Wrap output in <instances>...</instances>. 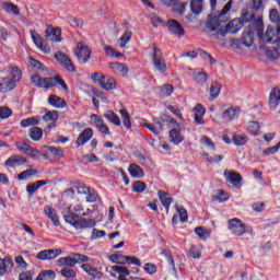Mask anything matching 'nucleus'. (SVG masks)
<instances>
[{"label":"nucleus","instance_id":"1","mask_svg":"<svg viewBox=\"0 0 280 280\" xmlns=\"http://www.w3.org/2000/svg\"><path fill=\"white\" fill-rule=\"evenodd\" d=\"M231 8H233V0H230L224 8L222 9L221 13L212 19H210L206 27L209 30V32H214L219 36H226V34H237L242 27H244L245 23H248L250 21L246 16H248V13H244V19L236 18L228 23V25H224L226 23V20L224 16L231 12Z\"/></svg>","mask_w":280,"mask_h":280},{"label":"nucleus","instance_id":"2","mask_svg":"<svg viewBox=\"0 0 280 280\" xmlns=\"http://www.w3.org/2000/svg\"><path fill=\"white\" fill-rule=\"evenodd\" d=\"M4 73L8 77L0 79V93H10L16 89V82H21L23 73L18 67H7Z\"/></svg>","mask_w":280,"mask_h":280},{"label":"nucleus","instance_id":"3","mask_svg":"<svg viewBox=\"0 0 280 280\" xmlns=\"http://www.w3.org/2000/svg\"><path fill=\"white\" fill-rule=\"evenodd\" d=\"M255 25L257 27V36L262 43H268L269 45L277 44L280 34V25H268L264 34V21L260 19L255 20Z\"/></svg>","mask_w":280,"mask_h":280},{"label":"nucleus","instance_id":"4","mask_svg":"<svg viewBox=\"0 0 280 280\" xmlns=\"http://www.w3.org/2000/svg\"><path fill=\"white\" fill-rule=\"evenodd\" d=\"M63 219L67 224H70L77 231H82V229H93L96 224L95 220L82 218L73 212H68Z\"/></svg>","mask_w":280,"mask_h":280},{"label":"nucleus","instance_id":"5","mask_svg":"<svg viewBox=\"0 0 280 280\" xmlns=\"http://www.w3.org/2000/svg\"><path fill=\"white\" fill-rule=\"evenodd\" d=\"M151 58L154 71H158V73L162 74L167 73V63L163 58V51L156 48V46H153V52L151 54Z\"/></svg>","mask_w":280,"mask_h":280},{"label":"nucleus","instance_id":"6","mask_svg":"<svg viewBox=\"0 0 280 280\" xmlns=\"http://www.w3.org/2000/svg\"><path fill=\"white\" fill-rule=\"evenodd\" d=\"M74 56L78 58L81 65H86L91 58V48L86 44L80 42L74 49Z\"/></svg>","mask_w":280,"mask_h":280},{"label":"nucleus","instance_id":"7","mask_svg":"<svg viewBox=\"0 0 280 280\" xmlns=\"http://www.w3.org/2000/svg\"><path fill=\"white\" fill-rule=\"evenodd\" d=\"M31 82L34 86L38 89H51L56 86V79L54 78H40L38 74H33L31 77Z\"/></svg>","mask_w":280,"mask_h":280},{"label":"nucleus","instance_id":"8","mask_svg":"<svg viewBox=\"0 0 280 280\" xmlns=\"http://www.w3.org/2000/svg\"><path fill=\"white\" fill-rule=\"evenodd\" d=\"M228 229L233 235L242 236L246 233V225L242 220L234 218L228 222Z\"/></svg>","mask_w":280,"mask_h":280},{"label":"nucleus","instance_id":"9","mask_svg":"<svg viewBox=\"0 0 280 280\" xmlns=\"http://www.w3.org/2000/svg\"><path fill=\"white\" fill-rule=\"evenodd\" d=\"M60 255H62V249H44L37 253L36 259H39V261H47L56 259L57 257H60Z\"/></svg>","mask_w":280,"mask_h":280},{"label":"nucleus","instance_id":"10","mask_svg":"<svg viewBox=\"0 0 280 280\" xmlns=\"http://www.w3.org/2000/svg\"><path fill=\"white\" fill-rule=\"evenodd\" d=\"M55 58L63 67V69H66V71H70V73H75L77 71L75 66L73 65V61H71L69 56L62 52H57L55 55Z\"/></svg>","mask_w":280,"mask_h":280},{"label":"nucleus","instance_id":"11","mask_svg":"<svg viewBox=\"0 0 280 280\" xmlns=\"http://www.w3.org/2000/svg\"><path fill=\"white\" fill-rule=\"evenodd\" d=\"M91 121H93V126L97 128L98 132L102 135H110V129H108V126L104 124V119L100 117L97 114L90 115Z\"/></svg>","mask_w":280,"mask_h":280},{"label":"nucleus","instance_id":"12","mask_svg":"<svg viewBox=\"0 0 280 280\" xmlns=\"http://www.w3.org/2000/svg\"><path fill=\"white\" fill-rule=\"evenodd\" d=\"M30 34L33 43L40 49V51H44V54H51V48L45 45V39L40 37L36 31H30Z\"/></svg>","mask_w":280,"mask_h":280},{"label":"nucleus","instance_id":"13","mask_svg":"<svg viewBox=\"0 0 280 280\" xmlns=\"http://www.w3.org/2000/svg\"><path fill=\"white\" fill-rule=\"evenodd\" d=\"M45 36L47 40H52L55 43L62 42V30L60 27L54 28V26H48L45 31Z\"/></svg>","mask_w":280,"mask_h":280},{"label":"nucleus","instance_id":"14","mask_svg":"<svg viewBox=\"0 0 280 280\" xmlns=\"http://www.w3.org/2000/svg\"><path fill=\"white\" fill-rule=\"evenodd\" d=\"M223 176H225L228 183H231V185H233V187H236V189H240V187H242L243 178L240 173L225 171L223 173Z\"/></svg>","mask_w":280,"mask_h":280},{"label":"nucleus","instance_id":"15","mask_svg":"<svg viewBox=\"0 0 280 280\" xmlns=\"http://www.w3.org/2000/svg\"><path fill=\"white\" fill-rule=\"evenodd\" d=\"M166 27L168 32L175 36H185V30H183V26L176 20H168Z\"/></svg>","mask_w":280,"mask_h":280},{"label":"nucleus","instance_id":"16","mask_svg":"<svg viewBox=\"0 0 280 280\" xmlns=\"http://www.w3.org/2000/svg\"><path fill=\"white\" fill-rule=\"evenodd\" d=\"M91 139H93V130L91 128H86L78 136L75 140V145L80 148L81 145L89 143Z\"/></svg>","mask_w":280,"mask_h":280},{"label":"nucleus","instance_id":"17","mask_svg":"<svg viewBox=\"0 0 280 280\" xmlns=\"http://www.w3.org/2000/svg\"><path fill=\"white\" fill-rule=\"evenodd\" d=\"M192 113L195 115L194 119L196 124L198 126H205V121L202 120V118L205 117L207 109L202 106V104H197L194 107Z\"/></svg>","mask_w":280,"mask_h":280},{"label":"nucleus","instance_id":"18","mask_svg":"<svg viewBox=\"0 0 280 280\" xmlns=\"http://www.w3.org/2000/svg\"><path fill=\"white\" fill-rule=\"evenodd\" d=\"M280 103V90L279 88H273L269 94V108L271 110H277Z\"/></svg>","mask_w":280,"mask_h":280},{"label":"nucleus","instance_id":"19","mask_svg":"<svg viewBox=\"0 0 280 280\" xmlns=\"http://www.w3.org/2000/svg\"><path fill=\"white\" fill-rule=\"evenodd\" d=\"M81 268L83 272L92 277V279H102V277H104V275L97 270V268L91 266L89 262H84Z\"/></svg>","mask_w":280,"mask_h":280},{"label":"nucleus","instance_id":"20","mask_svg":"<svg viewBox=\"0 0 280 280\" xmlns=\"http://www.w3.org/2000/svg\"><path fill=\"white\" fill-rule=\"evenodd\" d=\"M12 268H14V265L10 257L0 258V277H3L5 272H11Z\"/></svg>","mask_w":280,"mask_h":280},{"label":"nucleus","instance_id":"21","mask_svg":"<svg viewBox=\"0 0 280 280\" xmlns=\"http://www.w3.org/2000/svg\"><path fill=\"white\" fill-rule=\"evenodd\" d=\"M27 159L20 155H12L4 162V167H16V165H25Z\"/></svg>","mask_w":280,"mask_h":280},{"label":"nucleus","instance_id":"22","mask_svg":"<svg viewBox=\"0 0 280 280\" xmlns=\"http://www.w3.org/2000/svg\"><path fill=\"white\" fill-rule=\"evenodd\" d=\"M109 69L116 75H127L128 74V66H126L125 63L112 62V63H109Z\"/></svg>","mask_w":280,"mask_h":280},{"label":"nucleus","instance_id":"23","mask_svg":"<svg viewBox=\"0 0 280 280\" xmlns=\"http://www.w3.org/2000/svg\"><path fill=\"white\" fill-rule=\"evenodd\" d=\"M100 86L105 91H114V89H117V82L110 77H101Z\"/></svg>","mask_w":280,"mask_h":280},{"label":"nucleus","instance_id":"24","mask_svg":"<svg viewBox=\"0 0 280 280\" xmlns=\"http://www.w3.org/2000/svg\"><path fill=\"white\" fill-rule=\"evenodd\" d=\"M128 172L132 178H144L145 172L139 166V164L132 163L128 167Z\"/></svg>","mask_w":280,"mask_h":280},{"label":"nucleus","instance_id":"25","mask_svg":"<svg viewBox=\"0 0 280 280\" xmlns=\"http://www.w3.org/2000/svg\"><path fill=\"white\" fill-rule=\"evenodd\" d=\"M44 213L51 220L55 226H60V220H58V214H56V209L51 206H45Z\"/></svg>","mask_w":280,"mask_h":280},{"label":"nucleus","instance_id":"26","mask_svg":"<svg viewBox=\"0 0 280 280\" xmlns=\"http://www.w3.org/2000/svg\"><path fill=\"white\" fill-rule=\"evenodd\" d=\"M144 128H147L148 130H150V132H152L155 136L161 135V132H163V125L161 124V120L155 119L154 124L151 122H143Z\"/></svg>","mask_w":280,"mask_h":280},{"label":"nucleus","instance_id":"27","mask_svg":"<svg viewBox=\"0 0 280 280\" xmlns=\"http://www.w3.org/2000/svg\"><path fill=\"white\" fill-rule=\"evenodd\" d=\"M190 10L192 14H196V16H200L202 14V11L205 10V1L203 0H191L190 1Z\"/></svg>","mask_w":280,"mask_h":280},{"label":"nucleus","instance_id":"28","mask_svg":"<svg viewBox=\"0 0 280 280\" xmlns=\"http://www.w3.org/2000/svg\"><path fill=\"white\" fill-rule=\"evenodd\" d=\"M240 113H242V109L238 106L229 107L223 113V119H226L228 121H233V119H235V117H237Z\"/></svg>","mask_w":280,"mask_h":280},{"label":"nucleus","instance_id":"29","mask_svg":"<svg viewBox=\"0 0 280 280\" xmlns=\"http://www.w3.org/2000/svg\"><path fill=\"white\" fill-rule=\"evenodd\" d=\"M48 104L54 106V108H65V106H67V101L60 96L50 95L48 97Z\"/></svg>","mask_w":280,"mask_h":280},{"label":"nucleus","instance_id":"30","mask_svg":"<svg viewBox=\"0 0 280 280\" xmlns=\"http://www.w3.org/2000/svg\"><path fill=\"white\" fill-rule=\"evenodd\" d=\"M159 199L161 200L164 208H166V212L170 211V206L174 202V198L170 197V194L160 190L158 192Z\"/></svg>","mask_w":280,"mask_h":280},{"label":"nucleus","instance_id":"31","mask_svg":"<svg viewBox=\"0 0 280 280\" xmlns=\"http://www.w3.org/2000/svg\"><path fill=\"white\" fill-rule=\"evenodd\" d=\"M47 180H37L33 184H28L26 186V191L28 194V196H34V194H36V191H38V189H40V187L47 185Z\"/></svg>","mask_w":280,"mask_h":280},{"label":"nucleus","instance_id":"32","mask_svg":"<svg viewBox=\"0 0 280 280\" xmlns=\"http://www.w3.org/2000/svg\"><path fill=\"white\" fill-rule=\"evenodd\" d=\"M57 265L60 268H73L75 266V258L74 257H61L57 260Z\"/></svg>","mask_w":280,"mask_h":280},{"label":"nucleus","instance_id":"33","mask_svg":"<svg viewBox=\"0 0 280 280\" xmlns=\"http://www.w3.org/2000/svg\"><path fill=\"white\" fill-rule=\"evenodd\" d=\"M170 139L171 142L174 143V145H178L179 143H183L185 141V138L183 135H180V130L178 129H172L170 131Z\"/></svg>","mask_w":280,"mask_h":280},{"label":"nucleus","instance_id":"34","mask_svg":"<svg viewBox=\"0 0 280 280\" xmlns=\"http://www.w3.org/2000/svg\"><path fill=\"white\" fill-rule=\"evenodd\" d=\"M28 137L33 141H40L43 139V129L40 127H31L28 129Z\"/></svg>","mask_w":280,"mask_h":280},{"label":"nucleus","instance_id":"35","mask_svg":"<svg viewBox=\"0 0 280 280\" xmlns=\"http://www.w3.org/2000/svg\"><path fill=\"white\" fill-rule=\"evenodd\" d=\"M104 117H105V119H107V121H109L114 126H121V119H119V116L117 114H115V112L107 110L104 114Z\"/></svg>","mask_w":280,"mask_h":280},{"label":"nucleus","instance_id":"36","mask_svg":"<svg viewBox=\"0 0 280 280\" xmlns=\"http://www.w3.org/2000/svg\"><path fill=\"white\" fill-rule=\"evenodd\" d=\"M2 9L8 14H14L15 16H19V14H21V10H19V7H16V5H14L13 3H10V2L2 3Z\"/></svg>","mask_w":280,"mask_h":280},{"label":"nucleus","instance_id":"37","mask_svg":"<svg viewBox=\"0 0 280 280\" xmlns=\"http://www.w3.org/2000/svg\"><path fill=\"white\" fill-rule=\"evenodd\" d=\"M195 233L199 240H202L203 242L211 237V230L203 229L202 226L196 228Z\"/></svg>","mask_w":280,"mask_h":280},{"label":"nucleus","instance_id":"38","mask_svg":"<svg viewBox=\"0 0 280 280\" xmlns=\"http://www.w3.org/2000/svg\"><path fill=\"white\" fill-rule=\"evenodd\" d=\"M192 79L196 82V84L203 86V84H207L208 77L206 72H194Z\"/></svg>","mask_w":280,"mask_h":280},{"label":"nucleus","instance_id":"39","mask_svg":"<svg viewBox=\"0 0 280 280\" xmlns=\"http://www.w3.org/2000/svg\"><path fill=\"white\" fill-rule=\"evenodd\" d=\"M132 38V31H125V33L121 35V37L118 39V46L124 49L126 45H128V42Z\"/></svg>","mask_w":280,"mask_h":280},{"label":"nucleus","instance_id":"40","mask_svg":"<svg viewBox=\"0 0 280 280\" xmlns=\"http://www.w3.org/2000/svg\"><path fill=\"white\" fill-rule=\"evenodd\" d=\"M232 142L237 147L246 145V143H248V136L235 133L232 138Z\"/></svg>","mask_w":280,"mask_h":280},{"label":"nucleus","instance_id":"41","mask_svg":"<svg viewBox=\"0 0 280 280\" xmlns=\"http://www.w3.org/2000/svg\"><path fill=\"white\" fill-rule=\"evenodd\" d=\"M259 130H261V126H259L258 121H249L247 124V131L254 137H258Z\"/></svg>","mask_w":280,"mask_h":280},{"label":"nucleus","instance_id":"42","mask_svg":"<svg viewBox=\"0 0 280 280\" xmlns=\"http://www.w3.org/2000/svg\"><path fill=\"white\" fill-rule=\"evenodd\" d=\"M119 113L125 128H127V130H130V128H132V122L130 121V114L126 109H120Z\"/></svg>","mask_w":280,"mask_h":280},{"label":"nucleus","instance_id":"43","mask_svg":"<svg viewBox=\"0 0 280 280\" xmlns=\"http://www.w3.org/2000/svg\"><path fill=\"white\" fill-rule=\"evenodd\" d=\"M56 271L54 270H43L36 278V280H55Z\"/></svg>","mask_w":280,"mask_h":280},{"label":"nucleus","instance_id":"44","mask_svg":"<svg viewBox=\"0 0 280 280\" xmlns=\"http://www.w3.org/2000/svg\"><path fill=\"white\" fill-rule=\"evenodd\" d=\"M220 91H222V85H220L219 83H213L210 86V100H218V97L220 96Z\"/></svg>","mask_w":280,"mask_h":280},{"label":"nucleus","instance_id":"45","mask_svg":"<svg viewBox=\"0 0 280 280\" xmlns=\"http://www.w3.org/2000/svg\"><path fill=\"white\" fill-rule=\"evenodd\" d=\"M147 188L148 185H145V182L137 180L132 183V191H135V194H143Z\"/></svg>","mask_w":280,"mask_h":280},{"label":"nucleus","instance_id":"46","mask_svg":"<svg viewBox=\"0 0 280 280\" xmlns=\"http://www.w3.org/2000/svg\"><path fill=\"white\" fill-rule=\"evenodd\" d=\"M38 124H39L38 118L30 117V118H26V119H22L21 122H20V126L22 128H30V126H38Z\"/></svg>","mask_w":280,"mask_h":280},{"label":"nucleus","instance_id":"47","mask_svg":"<svg viewBox=\"0 0 280 280\" xmlns=\"http://www.w3.org/2000/svg\"><path fill=\"white\" fill-rule=\"evenodd\" d=\"M36 174H38V171H36V170L23 171L22 173H20L18 175V180H27L30 177L36 176Z\"/></svg>","mask_w":280,"mask_h":280},{"label":"nucleus","instance_id":"48","mask_svg":"<svg viewBox=\"0 0 280 280\" xmlns=\"http://www.w3.org/2000/svg\"><path fill=\"white\" fill-rule=\"evenodd\" d=\"M242 43L245 47H252L253 43H255L253 33H250V32L243 33Z\"/></svg>","mask_w":280,"mask_h":280},{"label":"nucleus","instance_id":"49","mask_svg":"<svg viewBox=\"0 0 280 280\" xmlns=\"http://www.w3.org/2000/svg\"><path fill=\"white\" fill-rule=\"evenodd\" d=\"M60 275L63 276L65 279H75V277H78V272L71 268L61 269Z\"/></svg>","mask_w":280,"mask_h":280},{"label":"nucleus","instance_id":"50","mask_svg":"<svg viewBox=\"0 0 280 280\" xmlns=\"http://www.w3.org/2000/svg\"><path fill=\"white\" fill-rule=\"evenodd\" d=\"M15 148L19 150V152H22L23 154H30V151L32 150V147L25 142H15Z\"/></svg>","mask_w":280,"mask_h":280},{"label":"nucleus","instance_id":"51","mask_svg":"<svg viewBox=\"0 0 280 280\" xmlns=\"http://www.w3.org/2000/svg\"><path fill=\"white\" fill-rule=\"evenodd\" d=\"M112 270L114 272H118V275H120V277H129L130 276V269H128L127 267H121V266H113Z\"/></svg>","mask_w":280,"mask_h":280},{"label":"nucleus","instance_id":"52","mask_svg":"<svg viewBox=\"0 0 280 280\" xmlns=\"http://www.w3.org/2000/svg\"><path fill=\"white\" fill-rule=\"evenodd\" d=\"M126 257L121 254H113L109 256V260H112L113 264H120L124 265L126 264Z\"/></svg>","mask_w":280,"mask_h":280},{"label":"nucleus","instance_id":"53","mask_svg":"<svg viewBox=\"0 0 280 280\" xmlns=\"http://www.w3.org/2000/svg\"><path fill=\"white\" fill-rule=\"evenodd\" d=\"M12 117V109L10 107H0V119H10Z\"/></svg>","mask_w":280,"mask_h":280},{"label":"nucleus","instance_id":"54","mask_svg":"<svg viewBox=\"0 0 280 280\" xmlns=\"http://www.w3.org/2000/svg\"><path fill=\"white\" fill-rule=\"evenodd\" d=\"M48 152H50V154L57 159H62V156H65V151L56 147H48Z\"/></svg>","mask_w":280,"mask_h":280},{"label":"nucleus","instance_id":"55","mask_svg":"<svg viewBox=\"0 0 280 280\" xmlns=\"http://www.w3.org/2000/svg\"><path fill=\"white\" fill-rule=\"evenodd\" d=\"M43 119L45 121H58V112L56 110L48 112L43 116Z\"/></svg>","mask_w":280,"mask_h":280},{"label":"nucleus","instance_id":"56","mask_svg":"<svg viewBox=\"0 0 280 280\" xmlns=\"http://www.w3.org/2000/svg\"><path fill=\"white\" fill-rule=\"evenodd\" d=\"M97 198H100L97 192L93 188H90L86 194V202H97Z\"/></svg>","mask_w":280,"mask_h":280},{"label":"nucleus","instance_id":"57","mask_svg":"<svg viewBox=\"0 0 280 280\" xmlns=\"http://www.w3.org/2000/svg\"><path fill=\"white\" fill-rule=\"evenodd\" d=\"M143 270L144 272H147V275H156V265L152 264V262H147L144 266H143Z\"/></svg>","mask_w":280,"mask_h":280},{"label":"nucleus","instance_id":"58","mask_svg":"<svg viewBox=\"0 0 280 280\" xmlns=\"http://www.w3.org/2000/svg\"><path fill=\"white\" fill-rule=\"evenodd\" d=\"M73 257L75 264H88V261H91V258L84 254H74Z\"/></svg>","mask_w":280,"mask_h":280},{"label":"nucleus","instance_id":"59","mask_svg":"<svg viewBox=\"0 0 280 280\" xmlns=\"http://www.w3.org/2000/svg\"><path fill=\"white\" fill-rule=\"evenodd\" d=\"M162 95L164 97H170L172 93H174V86L172 84H165L163 88H161Z\"/></svg>","mask_w":280,"mask_h":280},{"label":"nucleus","instance_id":"60","mask_svg":"<svg viewBox=\"0 0 280 280\" xmlns=\"http://www.w3.org/2000/svg\"><path fill=\"white\" fill-rule=\"evenodd\" d=\"M125 264H130L131 266L141 267V260L135 256H126Z\"/></svg>","mask_w":280,"mask_h":280},{"label":"nucleus","instance_id":"61","mask_svg":"<svg viewBox=\"0 0 280 280\" xmlns=\"http://www.w3.org/2000/svg\"><path fill=\"white\" fill-rule=\"evenodd\" d=\"M200 141L202 145H206V148H210V150H215V144L213 143V141L210 140L209 137L202 136Z\"/></svg>","mask_w":280,"mask_h":280},{"label":"nucleus","instance_id":"62","mask_svg":"<svg viewBox=\"0 0 280 280\" xmlns=\"http://www.w3.org/2000/svg\"><path fill=\"white\" fill-rule=\"evenodd\" d=\"M151 23L153 25V27H161V25L165 26V21H163V19H161L160 16L158 15H153L151 18Z\"/></svg>","mask_w":280,"mask_h":280},{"label":"nucleus","instance_id":"63","mask_svg":"<svg viewBox=\"0 0 280 280\" xmlns=\"http://www.w3.org/2000/svg\"><path fill=\"white\" fill-rule=\"evenodd\" d=\"M26 156H30L31 159H33V161H38L40 159V156H43V153H40V151L31 148L28 154Z\"/></svg>","mask_w":280,"mask_h":280},{"label":"nucleus","instance_id":"64","mask_svg":"<svg viewBox=\"0 0 280 280\" xmlns=\"http://www.w3.org/2000/svg\"><path fill=\"white\" fill-rule=\"evenodd\" d=\"M176 211L178 213L177 215L180 222H187L188 220L187 210L185 208H177Z\"/></svg>","mask_w":280,"mask_h":280}]
</instances>
